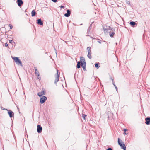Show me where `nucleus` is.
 Masks as SVG:
<instances>
[{"label": "nucleus", "instance_id": "f257e3e1", "mask_svg": "<svg viewBox=\"0 0 150 150\" xmlns=\"http://www.w3.org/2000/svg\"><path fill=\"white\" fill-rule=\"evenodd\" d=\"M57 73L52 77V80L54 81V83L55 84H56L59 80V76L58 75V70H57Z\"/></svg>", "mask_w": 150, "mask_h": 150}, {"label": "nucleus", "instance_id": "f03ea898", "mask_svg": "<svg viewBox=\"0 0 150 150\" xmlns=\"http://www.w3.org/2000/svg\"><path fill=\"white\" fill-rule=\"evenodd\" d=\"M118 143L122 149L124 150H126V147L123 142L121 140H120L119 138H118Z\"/></svg>", "mask_w": 150, "mask_h": 150}, {"label": "nucleus", "instance_id": "7ed1b4c3", "mask_svg": "<svg viewBox=\"0 0 150 150\" xmlns=\"http://www.w3.org/2000/svg\"><path fill=\"white\" fill-rule=\"evenodd\" d=\"M11 58L16 64H19L21 65L22 66L21 62L18 57H11Z\"/></svg>", "mask_w": 150, "mask_h": 150}, {"label": "nucleus", "instance_id": "20e7f679", "mask_svg": "<svg viewBox=\"0 0 150 150\" xmlns=\"http://www.w3.org/2000/svg\"><path fill=\"white\" fill-rule=\"evenodd\" d=\"M35 72L36 76H37L39 79H40L41 78L40 76V74L38 71L37 70V67H35Z\"/></svg>", "mask_w": 150, "mask_h": 150}, {"label": "nucleus", "instance_id": "39448f33", "mask_svg": "<svg viewBox=\"0 0 150 150\" xmlns=\"http://www.w3.org/2000/svg\"><path fill=\"white\" fill-rule=\"evenodd\" d=\"M47 98L44 96H42L40 98V102L41 104H42L44 103L47 100Z\"/></svg>", "mask_w": 150, "mask_h": 150}, {"label": "nucleus", "instance_id": "423d86ee", "mask_svg": "<svg viewBox=\"0 0 150 150\" xmlns=\"http://www.w3.org/2000/svg\"><path fill=\"white\" fill-rule=\"evenodd\" d=\"M42 128L40 125H38L37 126V130L38 133H40L42 132Z\"/></svg>", "mask_w": 150, "mask_h": 150}, {"label": "nucleus", "instance_id": "0eeeda50", "mask_svg": "<svg viewBox=\"0 0 150 150\" xmlns=\"http://www.w3.org/2000/svg\"><path fill=\"white\" fill-rule=\"evenodd\" d=\"M80 62H81V64H82L83 65V64H86V62L85 61V59L83 57H81L80 58Z\"/></svg>", "mask_w": 150, "mask_h": 150}, {"label": "nucleus", "instance_id": "6e6552de", "mask_svg": "<svg viewBox=\"0 0 150 150\" xmlns=\"http://www.w3.org/2000/svg\"><path fill=\"white\" fill-rule=\"evenodd\" d=\"M45 92L44 90H43L42 91L39 92L38 93V95L40 97H41L42 95H45Z\"/></svg>", "mask_w": 150, "mask_h": 150}, {"label": "nucleus", "instance_id": "1a4fd4ad", "mask_svg": "<svg viewBox=\"0 0 150 150\" xmlns=\"http://www.w3.org/2000/svg\"><path fill=\"white\" fill-rule=\"evenodd\" d=\"M17 2L18 5L19 6H21L23 4V2L22 1V0H17Z\"/></svg>", "mask_w": 150, "mask_h": 150}, {"label": "nucleus", "instance_id": "9d476101", "mask_svg": "<svg viewBox=\"0 0 150 150\" xmlns=\"http://www.w3.org/2000/svg\"><path fill=\"white\" fill-rule=\"evenodd\" d=\"M145 120L146 121L145 123L147 125H149L150 123V117L146 118Z\"/></svg>", "mask_w": 150, "mask_h": 150}, {"label": "nucleus", "instance_id": "9b49d317", "mask_svg": "<svg viewBox=\"0 0 150 150\" xmlns=\"http://www.w3.org/2000/svg\"><path fill=\"white\" fill-rule=\"evenodd\" d=\"M8 110V114L9 115L10 117H13L14 114H13V112L10 110Z\"/></svg>", "mask_w": 150, "mask_h": 150}, {"label": "nucleus", "instance_id": "f8f14e48", "mask_svg": "<svg viewBox=\"0 0 150 150\" xmlns=\"http://www.w3.org/2000/svg\"><path fill=\"white\" fill-rule=\"evenodd\" d=\"M67 13L64 14V16L65 17H68L70 15V11L69 10H68L67 11Z\"/></svg>", "mask_w": 150, "mask_h": 150}, {"label": "nucleus", "instance_id": "ddd939ff", "mask_svg": "<svg viewBox=\"0 0 150 150\" xmlns=\"http://www.w3.org/2000/svg\"><path fill=\"white\" fill-rule=\"evenodd\" d=\"M37 21H38V24H39L41 25H43V22L42 21L41 19H39Z\"/></svg>", "mask_w": 150, "mask_h": 150}, {"label": "nucleus", "instance_id": "4468645a", "mask_svg": "<svg viewBox=\"0 0 150 150\" xmlns=\"http://www.w3.org/2000/svg\"><path fill=\"white\" fill-rule=\"evenodd\" d=\"M36 14V12L34 10H33L31 12V16L32 17H33L35 16Z\"/></svg>", "mask_w": 150, "mask_h": 150}, {"label": "nucleus", "instance_id": "2eb2a0df", "mask_svg": "<svg viewBox=\"0 0 150 150\" xmlns=\"http://www.w3.org/2000/svg\"><path fill=\"white\" fill-rule=\"evenodd\" d=\"M80 64H81L80 62L79 61L77 62V67L78 68H80Z\"/></svg>", "mask_w": 150, "mask_h": 150}, {"label": "nucleus", "instance_id": "dca6fc26", "mask_svg": "<svg viewBox=\"0 0 150 150\" xmlns=\"http://www.w3.org/2000/svg\"><path fill=\"white\" fill-rule=\"evenodd\" d=\"M130 24L133 26L136 24V23L134 22H131L130 23Z\"/></svg>", "mask_w": 150, "mask_h": 150}, {"label": "nucleus", "instance_id": "f3484780", "mask_svg": "<svg viewBox=\"0 0 150 150\" xmlns=\"http://www.w3.org/2000/svg\"><path fill=\"white\" fill-rule=\"evenodd\" d=\"M81 64L82 67H83V70H86V64H83V65H82V64Z\"/></svg>", "mask_w": 150, "mask_h": 150}, {"label": "nucleus", "instance_id": "a211bd4d", "mask_svg": "<svg viewBox=\"0 0 150 150\" xmlns=\"http://www.w3.org/2000/svg\"><path fill=\"white\" fill-rule=\"evenodd\" d=\"M115 34V33L114 32H112L110 35L111 37H113Z\"/></svg>", "mask_w": 150, "mask_h": 150}, {"label": "nucleus", "instance_id": "6ab92c4d", "mask_svg": "<svg viewBox=\"0 0 150 150\" xmlns=\"http://www.w3.org/2000/svg\"><path fill=\"white\" fill-rule=\"evenodd\" d=\"M103 30H104V31L105 33H106L108 32V29L106 28H105L104 27L103 28Z\"/></svg>", "mask_w": 150, "mask_h": 150}, {"label": "nucleus", "instance_id": "aec40b11", "mask_svg": "<svg viewBox=\"0 0 150 150\" xmlns=\"http://www.w3.org/2000/svg\"><path fill=\"white\" fill-rule=\"evenodd\" d=\"M87 56L88 57V58H89L90 59L91 58V53H89V52H88Z\"/></svg>", "mask_w": 150, "mask_h": 150}, {"label": "nucleus", "instance_id": "412c9836", "mask_svg": "<svg viewBox=\"0 0 150 150\" xmlns=\"http://www.w3.org/2000/svg\"><path fill=\"white\" fill-rule=\"evenodd\" d=\"M99 64L98 63H96L95 64V67H96L97 69H98L99 67L100 66L98 65Z\"/></svg>", "mask_w": 150, "mask_h": 150}, {"label": "nucleus", "instance_id": "4be33fe9", "mask_svg": "<svg viewBox=\"0 0 150 150\" xmlns=\"http://www.w3.org/2000/svg\"><path fill=\"white\" fill-rule=\"evenodd\" d=\"M87 50H88V52L89 53L91 52V48L89 47H88L87 48Z\"/></svg>", "mask_w": 150, "mask_h": 150}, {"label": "nucleus", "instance_id": "5701e85b", "mask_svg": "<svg viewBox=\"0 0 150 150\" xmlns=\"http://www.w3.org/2000/svg\"><path fill=\"white\" fill-rule=\"evenodd\" d=\"M86 115H84L83 114L82 115V117L84 119H85V117H86Z\"/></svg>", "mask_w": 150, "mask_h": 150}, {"label": "nucleus", "instance_id": "b1692460", "mask_svg": "<svg viewBox=\"0 0 150 150\" xmlns=\"http://www.w3.org/2000/svg\"><path fill=\"white\" fill-rule=\"evenodd\" d=\"M9 26L10 29H12V28L13 26L11 24H9Z\"/></svg>", "mask_w": 150, "mask_h": 150}, {"label": "nucleus", "instance_id": "393cba45", "mask_svg": "<svg viewBox=\"0 0 150 150\" xmlns=\"http://www.w3.org/2000/svg\"><path fill=\"white\" fill-rule=\"evenodd\" d=\"M9 42L11 44H12L13 43H14V42L12 40H10Z\"/></svg>", "mask_w": 150, "mask_h": 150}, {"label": "nucleus", "instance_id": "a878e982", "mask_svg": "<svg viewBox=\"0 0 150 150\" xmlns=\"http://www.w3.org/2000/svg\"><path fill=\"white\" fill-rule=\"evenodd\" d=\"M112 81L113 83V84L114 85H115L114 81L113 79H112Z\"/></svg>", "mask_w": 150, "mask_h": 150}, {"label": "nucleus", "instance_id": "bb28decb", "mask_svg": "<svg viewBox=\"0 0 150 150\" xmlns=\"http://www.w3.org/2000/svg\"><path fill=\"white\" fill-rule=\"evenodd\" d=\"M5 47H7L8 46V44L7 43H6L5 44Z\"/></svg>", "mask_w": 150, "mask_h": 150}, {"label": "nucleus", "instance_id": "cd10ccee", "mask_svg": "<svg viewBox=\"0 0 150 150\" xmlns=\"http://www.w3.org/2000/svg\"><path fill=\"white\" fill-rule=\"evenodd\" d=\"M106 150H112V149H111L110 148H109L108 149H107Z\"/></svg>", "mask_w": 150, "mask_h": 150}, {"label": "nucleus", "instance_id": "c85d7f7f", "mask_svg": "<svg viewBox=\"0 0 150 150\" xmlns=\"http://www.w3.org/2000/svg\"><path fill=\"white\" fill-rule=\"evenodd\" d=\"M52 1L54 2H57V0H52Z\"/></svg>", "mask_w": 150, "mask_h": 150}, {"label": "nucleus", "instance_id": "c756f323", "mask_svg": "<svg viewBox=\"0 0 150 150\" xmlns=\"http://www.w3.org/2000/svg\"><path fill=\"white\" fill-rule=\"evenodd\" d=\"M127 130H128L127 129H124V131H125V132L127 131Z\"/></svg>", "mask_w": 150, "mask_h": 150}, {"label": "nucleus", "instance_id": "7c9ffc66", "mask_svg": "<svg viewBox=\"0 0 150 150\" xmlns=\"http://www.w3.org/2000/svg\"><path fill=\"white\" fill-rule=\"evenodd\" d=\"M98 42H99L100 43H101V41L100 40H99L98 41Z\"/></svg>", "mask_w": 150, "mask_h": 150}, {"label": "nucleus", "instance_id": "2f4dec72", "mask_svg": "<svg viewBox=\"0 0 150 150\" xmlns=\"http://www.w3.org/2000/svg\"><path fill=\"white\" fill-rule=\"evenodd\" d=\"M124 134H125V135L127 134L126 133V132L125 131H124Z\"/></svg>", "mask_w": 150, "mask_h": 150}, {"label": "nucleus", "instance_id": "473e14b6", "mask_svg": "<svg viewBox=\"0 0 150 150\" xmlns=\"http://www.w3.org/2000/svg\"><path fill=\"white\" fill-rule=\"evenodd\" d=\"M114 86H115V88L116 89H117V86H116V85H115H115H114Z\"/></svg>", "mask_w": 150, "mask_h": 150}, {"label": "nucleus", "instance_id": "72a5a7b5", "mask_svg": "<svg viewBox=\"0 0 150 150\" xmlns=\"http://www.w3.org/2000/svg\"><path fill=\"white\" fill-rule=\"evenodd\" d=\"M61 8H63V7H64V6H61Z\"/></svg>", "mask_w": 150, "mask_h": 150}]
</instances>
